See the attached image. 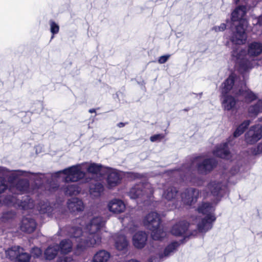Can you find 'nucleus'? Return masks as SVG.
Here are the masks:
<instances>
[{"instance_id":"0e129e2a","label":"nucleus","mask_w":262,"mask_h":262,"mask_svg":"<svg viewBox=\"0 0 262 262\" xmlns=\"http://www.w3.org/2000/svg\"><path fill=\"white\" fill-rule=\"evenodd\" d=\"M184 111H188V108H186V109L184 110Z\"/></svg>"},{"instance_id":"9b49d317","label":"nucleus","mask_w":262,"mask_h":262,"mask_svg":"<svg viewBox=\"0 0 262 262\" xmlns=\"http://www.w3.org/2000/svg\"><path fill=\"white\" fill-rule=\"evenodd\" d=\"M262 138V126L256 124L250 127L245 134V141L249 144L256 143Z\"/></svg>"},{"instance_id":"5fc2aeb1","label":"nucleus","mask_w":262,"mask_h":262,"mask_svg":"<svg viewBox=\"0 0 262 262\" xmlns=\"http://www.w3.org/2000/svg\"><path fill=\"white\" fill-rule=\"evenodd\" d=\"M127 262H139V261L136 259H132L128 260Z\"/></svg>"},{"instance_id":"864d4df0","label":"nucleus","mask_w":262,"mask_h":262,"mask_svg":"<svg viewBox=\"0 0 262 262\" xmlns=\"http://www.w3.org/2000/svg\"><path fill=\"white\" fill-rule=\"evenodd\" d=\"M127 123L120 122L118 123L117 126L121 128L124 127Z\"/></svg>"},{"instance_id":"13d9d810","label":"nucleus","mask_w":262,"mask_h":262,"mask_svg":"<svg viewBox=\"0 0 262 262\" xmlns=\"http://www.w3.org/2000/svg\"><path fill=\"white\" fill-rule=\"evenodd\" d=\"M99 190H100L102 188H103V185L99 183Z\"/></svg>"},{"instance_id":"412c9836","label":"nucleus","mask_w":262,"mask_h":262,"mask_svg":"<svg viewBox=\"0 0 262 262\" xmlns=\"http://www.w3.org/2000/svg\"><path fill=\"white\" fill-rule=\"evenodd\" d=\"M108 207L110 211L115 213H119L124 210L125 206L122 201L115 199L109 203Z\"/></svg>"},{"instance_id":"ddd939ff","label":"nucleus","mask_w":262,"mask_h":262,"mask_svg":"<svg viewBox=\"0 0 262 262\" xmlns=\"http://www.w3.org/2000/svg\"><path fill=\"white\" fill-rule=\"evenodd\" d=\"M199 193L197 189L191 187L187 188L181 194L182 201L184 204L191 205L197 201Z\"/></svg>"},{"instance_id":"4468645a","label":"nucleus","mask_w":262,"mask_h":262,"mask_svg":"<svg viewBox=\"0 0 262 262\" xmlns=\"http://www.w3.org/2000/svg\"><path fill=\"white\" fill-rule=\"evenodd\" d=\"M228 145L229 143L228 142H225L217 145L213 150V155L222 159H231L232 155L229 151Z\"/></svg>"},{"instance_id":"b1692460","label":"nucleus","mask_w":262,"mask_h":262,"mask_svg":"<svg viewBox=\"0 0 262 262\" xmlns=\"http://www.w3.org/2000/svg\"><path fill=\"white\" fill-rule=\"evenodd\" d=\"M58 251V244L49 246L44 253L46 259L49 260L53 259L57 255Z\"/></svg>"},{"instance_id":"39448f33","label":"nucleus","mask_w":262,"mask_h":262,"mask_svg":"<svg viewBox=\"0 0 262 262\" xmlns=\"http://www.w3.org/2000/svg\"><path fill=\"white\" fill-rule=\"evenodd\" d=\"M214 210V208L210 203H202L198 207V212L205 215L198 224L197 227L199 232H206L212 228L213 224L216 220Z\"/></svg>"},{"instance_id":"a18cd8bd","label":"nucleus","mask_w":262,"mask_h":262,"mask_svg":"<svg viewBox=\"0 0 262 262\" xmlns=\"http://www.w3.org/2000/svg\"><path fill=\"white\" fill-rule=\"evenodd\" d=\"M58 187H59L58 184H57V183H53V184H52V186H51L49 190L50 191H55L58 189Z\"/></svg>"},{"instance_id":"4d7b16f0","label":"nucleus","mask_w":262,"mask_h":262,"mask_svg":"<svg viewBox=\"0 0 262 262\" xmlns=\"http://www.w3.org/2000/svg\"><path fill=\"white\" fill-rule=\"evenodd\" d=\"M136 228H137V226L134 225V229L132 230L131 228H129V229H130L132 231H133V230H135Z\"/></svg>"},{"instance_id":"473e14b6","label":"nucleus","mask_w":262,"mask_h":262,"mask_svg":"<svg viewBox=\"0 0 262 262\" xmlns=\"http://www.w3.org/2000/svg\"><path fill=\"white\" fill-rule=\"evenodd\" d=\"M250 124V121L247 120L242 123L236 129L233 133L234 137H238L244 133L246 129Z\"/></svg>"},{"instance_id":"338daca9","label":"nucleus","mask_w":262,"mask_h":262,"mask_svg":"<svg viewBox=\"0 0 262 262\" xmlns=\"http://www.w3.org/2000/svg\"><path fill=\"white\" fill-rule=\"evenodd\" d=\"M226 22H227V23H228V22H229V20L227 19V20H226Z\"/></svg>"},{"instance_id":"ea45409f","label":"nucleus","mask_w":262,"mask_h":262,"mask_svg":"<svg viewBox=\"0 0 262 262\" xmlns=\"http://www.w3.org/2000/svg\"><path fill=\"white\" fill-rule=\"evenodd\" d=\"M164 136L162 134H156L151 136L150 138V140L151 142H154L158 141H161L162 139L164 138Z\"/></svg>"},{"instance_id":"4be33fe9","label":"nucleus","mask_w":262,"mask_h":262,"mask_svg":"<svg viewBox=\"0 0 262 262\" xmlns=\"http://www.w3.org/2000/svg\"><path fill=\"white\" fill-rule=\"evenodd\" d=\"M237 80V77L235 74L232 73L223 83L222 89V95H226L232 88L233 85Z\"/></svg>"},{"instance_id":"f257e3e1","label":"nucleus","mask_w":262,"mask_h":262,"mask_svg":"<svg viewBox=\"0 0 262 262\" xmlns=\"http://www.w3.org/2000/svg\"><path fill=\"white\" fill-rule=\"evenodd\" d=\"M82 165H86L87 172L92 175V177H88L85 172L81 171L80 166L74 165L60 170L56 172L57 177L60 173H63L66 176L63 181L66 183L76 182L85 178L84 182L89 184V192L91 196L93 199L98 196V164L92 163L88 166L87 163H82Z\"/></svg>"},{"instance_id":"09e8293b","label":"nucleus","mask_w":262,"mask_h":262,"mask_svg":"<svg viewBox=\"0 0 262 262\" xmlns=\"http://www.w3.org/2000/svg\"><path fill=\"white\" fill-rule=\"evenodd\" d=\"M130 177L133 178L134 179H137L141 178V175L139 173H130Z\"/></svg>"},{"instance_id":"9d476101","label":"nucleus","mask_w":262,"mask_h":262,"mask_svg":"<svg viewBox=\"0 0 262 262\" xmlns=\"http://www.w3.org/2000/svg\"><path fill=\"white\" fill-rule=\"evenodd\" d=\"M150 185L147 183H139L133 186L128 192V195L132 199L139 198L151 192Z\"/></svg>"},{"instance_id":"7c9ffc66","label":"nucleus","mask_w":262,"mask_h":262,"mask_svg":"<svg viewBox=\"0 0 262 262\" xmlns=\"http://www.w3.org/2000/svg\"><path fill=\"white\" fill-rule=\"evenodd\" d=\"M262 112V100H259L256 104L248 108V113L251 116H257Z\"/></svg>"},{"instance_id":"6e6d98bb","label":"nucleus","mask_w":262,"mask_h":262,"mask_svg":"<svg viewBox=\"0 0 262 262\" xmlns=\"http://www.w3.org/2000/svg\"><path fill=\"white\" fill-rule=\"evenodd\" d=\"M89 112L91 113L95 112V109H90L89 110Z\"/></svg>"},{"instance_id":"bb28decb","label":"nucleus","mask_w":262,"mask_h":262,"mask_svg":"<svg viewBox=\"0 0 262 262\" xmlns=\"http://www.w3.org/2000/svg\"><path fill=\"white\" fill-rule=\"evenodd\" d=\"M29 181L26 179L18 180L15 185L16 190L21 193L27 192L29 190Z\"/></svg>"},{"instance_id":"cd10ccee","label":"nucleus","mask_w":262,"mask_h":262,"mask_svg":"<svg viewBox=\"0 0 262 262\" xmlns=\"http://www.w3.org/2000/svg\"><path fill=\"white\" fill-rule=\"evenodd\" d=\"M178 190L176 187L169 186L165 189L163 194V197L168 201H171L176 198Z\"/></svg>"},{"instance_id":"37998d69","label":"nucleus","mask_w":262,"mask_h":262,"mask_svg":"<svg viewBox=\"0 0 262 262\" xmlns=\"http://www.w3.org/2000/svg\"><path fill=\"white\" fill-rule=\"evenodd\" d=\"M163 257V254L159 255V258L157 256L151 257L148 259V262H159L160 259L162 258Z\"/></svg>"},{"instance_id":"58836bf2","label":"nucleus","mask_w":262,"mask_h":262,"mask_svg":"<svg viewBox=\"0 0 262 262\" xmlns=\"http://www.w3.org/2000/svg\"><path fill=\"white\" fill-rule=\"evenodd\" d=\"M226 24L225 23H222L220 26H215L212 28V31H214L215 32L224 31L226 29Z\"/></svg>"},{"instance_id":"1a4fd4ad","label":"nucleus","mask_w":262,"mask_h":262,"mask_svg":"<svg viewBox=\"0 0 262 262\" xmlns=\"http://www.w3.org/2000/svg\"><path fill=\"white\" fill-rule=\"evenodd\" d=\"M104 169H105L106 173L107 174V184L108 188L111 189L116 186L121 181L120 174L117 171L108 167L105 168L102 165L99 164V178L104 174L102 172Z\"/></svg>"},{"instance_id":"c03bdc74","label":"nucleus","mask_w":262,"mask_h":262,"mask_svg":"<svg viewBox=\"0 0 262 262\" xmlns=\"http://www.w3.org/2000/svg\"><path fill=\"white\" fill-rule=\"evenodd\" d=\"M239 170V167L238 166H235L233 167L230 170V173L231 174L234 175L237 173Z\"/></svg>"},{"instance_id":"680f3d73","label":"nucleus","mask_w":262,"mask_h":262,"mask_svg":"<svg viewBox=\"0 0 262 262\" xmlns=\"http://www.w3.org/2000/svg\"><path fill=\"white\" fill-rule=\"evenodd\" d=\"M126 220H127V217L124 218L123 219V223H124L126 221Z\"/></svg>"},{"instance_id":"603ef678","label":"nucleus","mask_w":262,"mask_h":262,"mask_svg":"<svg viewBox=\"0 0 262 262\" xmlns=\"http://www.w3.org/2000/svg\"><path fill=\"white\" fill-rule=\"evenodd\" d=\"M257 151L262 153V143H259L257 146Z\"/></svg>"},{"instance_id":"3c124183","label":"nucleus","mask_w":262,"mask_h":262,"mask_svg":"<svg viewBox=\"0 0 262 262\" xmlns=\"http://www.w3.org/2000/svg\"><path fill=\"white\" fill-rule=\"evenodd\" d=\"M257 24L260 26H262V15L258 17Z\"/></svg>"},{"instance_id":"c756f323","label":"nucleus","mask_w":262,"mask_h":262,"mask_svg":"<svg viewBox=\"0 0 262 262\" xmlns=\"http://www.w3.org/2000/svg\"><path fill=\"white\" fill-rule=\"evenodd\" d=\"M128 242L124 235H119L116 239L115 246L117 250L123 251L127 249Z\"/></svg>"},{"instance_id":"0eeeda50","label":"nucleus","mask_w":262,"mask_h":262,"mask_svg":"<svg viewBox=\"0 0 262 262\" xmlns=\"http://www.w3.org/2000/svg\"><path fill=\"white\" fill-rule=\"evenodd\" d=\"M235 28L231 29L229 40L234 45H243L247 40V34L245 32L246 21L242 20L239 24H234Z\"/></svg>"},{"instance_id":"de8ad7c7","label":"nucleus","mask_w":262,"mask_h":262,"mask_svg":"<svg viewBox=\"0 0 262 262\" xmlns=\"http://www.w3.org/2000/svg\"><path fill=\"white\" fill-rule=\"evenodd\" d=\"M105 221H100V217H99V233L101 231V228H102L104 227V226L105 225ZM100 238V237L99 236V239Z\"/></svg>"},{"instance_id":"c85d7f7f","label":"nucleus","mask_w":262,"mask_h":262,"mask_svg":"<svg viewBox=\"0 0 262 262\" xmlns=\"http://www.w3.org/2000/svg\"><path fill=\"white\" fill-rule=\"evenodd\" d=\"M20 249L23 250V249L19 246H13L8 249L5 251L6 257L11 260L15 261L19 254Z\"/></svg>"},{"instance_id":"69168bd1","label":"nucleus","mask_w":262,"mask_h":262,"mask_svg":"<svg viewBox=\"0 0 262 262\" xmlns=\"http://www.w3.org/2000/svg\"><path fill=\"white\" fill-rule=\"evenodd\" d=\"M7 215V214H4L3 216L5 217V216Z\"/></svg>"},{"instance_id":"6ab92c4d","label":"nucleus","mask_w":262,"mask_h":262,"mask_svg":"<svg viewBox=\"0 0 262 262\" xmlns=\"http://www.w3.org/2000/svg\"><path fill=\"white\" fill-rule=\"evenodd\" d=\"M147 239V235L144 232L139 231L133 237V244L136 248L141 249L145 245Z\"/></svg>"},{"instance_id":"49530a36","label":"nucleus","mask_w":262,"mask_h":262,"mask_svg":"<svg viewBox=\"0 0 262 262\" xmlns=\"http://www.w3.org/2000/svg\"><path fill=\"white\" fill-rule=\"evenodd\" d=\"M17 172H19L20 175H23V174L24 173L27 172L26 171H23V170H18ZM28 172L32 174L33 176H35V175H37V174L44 175L43 174H42L41 173H34V172Z\"/></svg>"},{"instance_id":"6e6552de","label":"nucleus","mask_w":262,"mask_h":262,"mask_svg":"<svg viewBox=\"0 0 262 262\" xmlns=\"http://www.w3.org/2000/svg\"><path fill=\"white\" fill-rule=\"evenodd\" d=\"M4 203L8 206L18 207L23 210L31 209L33 206V201L29 196H25L20 200L16 196L8 195L5 198Z\"/></svg>"},{"instance_id":"a878e982","label":"nucleus","mask_w":262,"mask_h":262,"mask_svg":"<svg viewBox=\"0 0 262 262\" xmlns=\"http://www.w3.org/2000/svg\"><path fill=\"white\" fill-rule=\"evenodd\" d=\"M58 247H59V251L61 253L68 254L72 251V243L69 239H64L60 242Z\"/></svg>"},{"instance_id":"393cba45","label":"nucleus","mask_w":262,"mask_h":262,"mask_svg":"<svg viewBox=\"0 0 262 262\" xmlns=\"http://www.w3.org/2000/svg\"><path fill=\"white\" fill-rule=\"evenodd\" d=\"M223 100L222 101V106L225 110L230 111L232 110L236 104V101L234 98L231 96L222 95Z\"/></svg>"},{"instance_id":"f8f14e48","label":"nucleus","mask_w":262,"mask_h":262,"mask_svg":"<svg viewBox=\"0 0 262 262\" xmlns=\"http://www.w3.org/2000/svg\"><path fill=\"white\" fill-rule=\"evenodd\" d=\"M207 189L214 196L222 198L228 193V190L226 184L217 181H211L207 185Z\"/></svg>"},{"instance_id":"2f4dec72","label":"nucleus","mask_w":262,"mask_h":262,"mask_svg":"<svg viewBox=\"0 0 262 262\" xmlns=\"http://www.w3.org/2000/svg\"><path fill=\"white\" fill-rule=\"evenodd\" d=\"M180 244L178 242H173L169 244L164 249L163 256L168 257L173 254L179 247Z\"/></svg>"},{"instance_id":"aec40b11","label":"nucleus","mask_w":262,"mask_h":262,"mask_svg":"<svg viewBox=\"0 0 262 262\" xmlns=\"http://www.w3.org/2000/svg\"><path fill=\"white\" fill-rule=\"evenodd\" d=\"M189 224L185 221H181L173 226L171 232L176 236L183 235L188 230Z\"/></svg>"},{"instance_id":"5701e85b","label":"nucleus","mask_w":262,"mask_h":262,"mask_svg":"<svg viewBox=\"0 0 262 262\" xmlns=\"http://www.w3.org/2000/svg\"><path fill=\"white\" fill-rule=\"evenodd\" d=\"M62 191L66 195L72 196L78 194L80 192L79 187L76 184H68L62 186Z\"/></svg>"},{"instance_id":"e433bc0d","label":"nucleus","mask_w":262,"mask_h":262,"mask_svg":"<svg viewBox=\"0 0 262 262\" xmlns=\"http://www.w3.org/2000/svg\"><path fill=\"white\" fill-rule=\"evenodd\" d=\"M8 188L7 182L5 178L0 177V194L3 193Z\"/></svg>"},{"instance_id":"c9c22d12","label":"nucleus","mask_w":262,"mask_h":262,"mask_svg":"<svg viewBox=\"0 0 262 262\" xmlns=\"http://www.w3.org/2000/svg\"><path fill=\"white\" fill-rule=\"evenodd\" d=\"M110 257L108 252L105 250H99V262H107Z\"/></svg>"},{"instance_id":"7ed1b4c3","label":"nucleus","mask_w":262,"mask_h":262,"mask_svg":"<svg viewBox=\"0 0 262 262\" xmlns=\"http://www.w3.org/2000/svg\"><path fill=\"white\" fill-rule=\"evenodd\" d=\"M85 229L89 233L88 239L83 238V232L80 227H72L69 231V235L72 238H75L78 243L76 249L80 252L83 251L87 247H93L98 239V217H95L86 225Z\"/></svg>"},{"instance_id":"72a5a7b5","label":"nucleus","mask_w":262,"mask_h":262,"mask_svg":"<svg viewBox=\"0 0 262 262\" xmlns=\"http://www.w3.org/2000/svg\"><path fill=\"white\" fill-rule=\"evenodd\" d=\"M31 258V255L26 253L19 251L17 257L15 260V262H29Z\"/></svg>"},{"instance_id":"4c0bfd02","label":"nucleus","mask_w":262,"mask_h":262,"mask_svg":"<svg viewBox=\"0 0 262 262\" xmlns=\"http://www.w3.org/2000/svg\"><path fill=\"white\" fill-rule=\"evenodd\" d=\"M42 250L38 247H34L31 250V255L34 258H39L42 255Z\"/></svg>"},{"instance_id":"79ce46f5","label":"nucleus","mask_w":262,"mask_h":262,"mask_svg":"<svg viewBox=\"0 0 262 262\" xmlns=\"http://www.w3.org/2000/svg\"><path fill=\"white\" fill-rule=\"evenodd\" d=\"M170 55L167 54L160 56L158 59V62L160 64L165 63L169 58Z\"/></svg>"},{"instance_id":"8fccbe9b","label":"nucleus","mask_w":262,"mask_h":262,"mask_svg":"<svg viewBox=\"0 0 262 262\" xmlns=\"http://www.w3.org/2000/svg\"><path fill=\"white\" fill-rule=\"evenodd\" d=\"M98 258V251L96 252L94 255V258L91 262H98L97 258Z\"/></svg>"},{"instance_id":"052dcab7","label":"nucleus","mask_w":262,"mask_h":262,"mask_svg":"<svg viewBox=\"0 0 262 262\" xmlns=\"http://www.w3.org/2000/svg\"><path fill=\"white\" fill-rule=\"evenodd\" d=\"M233 1H234V2L236 4H237L238 3H239V1H240L241 0H233Z\"/></svg>"},{"instance_id":"f704fd0d","label":"nucleus","mask_w":262,"mask_h":262,"mask_svg":"<svg viewBox=\"0 0 262 262\" xmlns=\"http://www.w3.org/2000/svg\"><path fill=\"white\" fill-rule=\"evenodd\" d=\"M50 26V31L52 34L51 39L54 38V35L55 34H57L59 31V25L56 23L54 20H50L49 21Z\"/></svg>"},{"instance_id":"2eb2a0df","label":"nucleus","mask_w":262,"mask_h":262,"mask_svg":"<svg viewBox=\"0 0 262 262\" xmlns=\"http://www.w3.org/2000/svg\"><path fill=\"white\" fill-rule=\"evenodd\" d=\"M249 8V7L247 5H240L238 6L231 14V21L235 23L237 22V24H239V22L242 20L247 21L243 19V17L246 15L247 10ZM235 24H233V25Z\"/></svg>"},{"instance_id":"dca6fc26","label":"nucleus","mask_w":262,"mask_h":262,"mask_svg":"<svg viewBox=\"0 0 262 262\" xmlns=\"http://www.w3.org/2000/svg\"><path fill=\"white\" fill-rule=\"evenodd\" d=\"M239 86L236 95L244 96L246 100L249 101H252L257 99L256 94L247 88L244 81H241Z\"/></svg>"},{"instance_id":"a211bd4d","label":"nucleus","mask_w":262,"mask_h":262,"mask_svg":"<svg viewBox=\"0 0 262 262\" xmlns=\"http://www.w3.org/2000/svg\"><path fill=\"white\" fill-rule=\"evenodd\" d=\"M67 206L71 212H80L84 209L83 202L77 198H73L68 200Z\"/></svg>"},{"instance_id":"f03ea898","label":"nucleus","mask_w":262,"mask_h":262,"mask_svg":"<svg viewBox=\"0 0 262 262\" xmlns=\"http://www.w3.org/2000/svg\"><path fill=\"white\" fill-rule=\"evenodd\" d=\"M201 157H195L188 163L184 164L181 168L172 170V174L179 176L183 181L194 182V174L195 170L201 174L206 175L211 171L217 165L216 160L212 158L200 161Z\"/></svg>"},{"instance_id":"a19ab883","label":"nucleus","mask_w":262,"mask_h":262,"mask_svg":"<svg viewBox=\"0 0 262 262\" xmlns=\"http://www.w3.org/2000/svg\"><path fill=\"white\" fill-rule=\"evenodd\" d=\"M73 258L71 256H63L59 257L57 262H73Z\"/></svg>"},{"instance_id":"20e7f679","label":"nucleus","mask_w":262,"mask_h":262,"mask_svg":"<svg viewBox=\"0 0 262 262\" xmlns=\"http://www.w3.org/2000/svg\"><path fill=\"white\" fill-rule=\"evenodd\" d=\"M262 53V43L254 41L248 46V51L239 47L232 51V58L239 70L246 72L253 68L252 61L248 59V56H256Z\"/></svg>"},{"instance_id":"e2e57ef3","label":"nucleus","mask_w":262,"mask_h":262,"mask_svg":"<svg viewBox=\"0 0 262 262\" xmlns=\"http://www.w3.org/2000/svg\"><path fill=\"white\" fill-rule=\"evenodd\" d=\"M258 121H259V122H262V117H260V118H258Z\"/></svg>"},{"instance_id":"bf43d9fd","label":"nucleus","mask_w":262,"mask_h":262,"mask_svg":"<svg viewBox=\"0 0 262 262\" xmlns=\"http://www.w3.org/2000/svg\"><path fill=\"white\" fill-rule=\"evenodd\" d=\"M119 94H121V93H120V92H117V93H116V95H116V96L117 98H118V96H119Z\"/></svg>"},{"instance_id":"423d86ee","label":"nucleus","mask_w":262,"mask_h":262,"mask_svg":"<svg viewBox=\"0 0 262 262\" xmlns=\"http://www.w3.org/2000/svg\"><path fill=\"white\" fill-rule=\"evenodd\" d=\"M161 218L156 212L149 213L144 219V226L151 231V235L154 240L161 241L166 235V233L160 228Z\"/></svg>"},{"instance_id":"f3484780","label":"nucleus","mask_w":262,"mask_h":262,"mask_svg":"<svg viewBox=\"0 0 262 262\" xmlns=\"http://www.w3.org/2000/svg\"><path fill=\"white\" fill-rule=\"evenodd\" d=\"M20 227L22 231L31 233L35 230L36 223L33 219L30 217H24L21 220Z\"/></svg>"}]
</instances>
